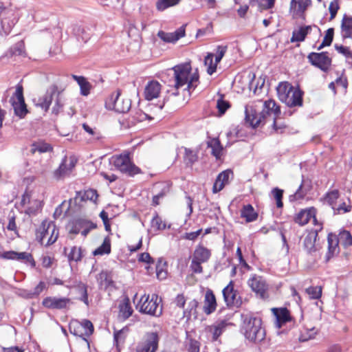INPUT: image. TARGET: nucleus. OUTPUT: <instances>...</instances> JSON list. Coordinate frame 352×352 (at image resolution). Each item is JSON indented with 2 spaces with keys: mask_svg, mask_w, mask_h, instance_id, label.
I'll return each mask as SVG.
<instances>
[{
  "mask_svg": "<svg viewBox=\"0 0 352 352\" xmlns=\"http://www.w3.org/2000/svg\"><path fill=\"white\" fill-rule=\"evenodd\" d=\"M172 69L174 72V87L179 89L187 85L189 92L193 91L199 83V75L197 71L191 74L192 67L190 63H184L174 66Z\"/></svg>",
  "mask_w": 352,
  "mask_h": 352,
  "instance_id": "f257e3e1",
  "label": "nucleus"
},
{
  "mask_svg": "<svg viewBox=\"0 0 352 352\" xmlns=\"http://www.w3.org/2000/svg\"><path fill=\"white\" fill-rule=\"evenodd\" d=\"M279 100L289 107H302L304 92L298 87H294L292 84L285 81L280 82L277 88Z\"/></svg>",
  "mask_w": 352,
  "mask_h": 352,
  "instance_id": "f03ea898",
  "label": "nucleus"
},
{
  "mask_svg": "<svg viewBox=\"0 0 352 352\" xmlns=\"http://www.w3.org/2000/svg\"><path fill=\"white\" fill-rule=\"evenodd\" d=\"M59 230L52 221L43 220L36 230V239L46 247L54 243L58 237Z\"/></svg>",
  "mask_w": 352,
  "mask_h": 352,
  "instance_id": "7ed1b4c3",
  "label": "nucleus"
},
{
  "mask_svg": "<svg viewBox=\"0 0 352 352\" xmlns=\"http://www.w3.org/2000/svg\"><path fill=\"white\" fill-rule=\"evenodd\" d=\"M111 162L116 170L129 177H134L142 173L133 163L129 153L113 155L111 157Z\"/></svg>",
  "mask_w": 352,
  "mask_h": 352,
  "instance_id": "20e7f679",
  "label": "nucleus"
},
{
  "mask_svg": "<svg viewBox=\"0 0 352 352\" xmlns=\"http://www.w3.org/2000/svg\"><path fill=\"white\" fill-rule=\"evenodd\" d=\"M161 300H159L158 295L153 294L151 296L144 294L136 305V308L140 313L160 316L162 314V307L160 305Z\"/></svg>",
  "mask_w": 352,
  "mask_h": 352,
  "instance_id": "39448f33",
  "label": "nucleus"
},
{
  "mask_svg": "<svg viewBox=\"0 0 352 352\" xmlns=\"http://www.w3.org/2000/svg\"><path fill=\"white\" fill-rule=\"evenodd\" d=\"M69 330L74 336H78L85 340L87 348H90V343L87 338L91 336L94 331V327L90 320L87 319L82 321L72 320L69 324Z\"/></svg>",
  "mask_w": 352,
  "mask_h": 352,
  "instance_id": "423d86ee",
  "label": "nucleus"
},
{
  "mask_svg": "<svg viewBox=\"0 0 352 352\" xmlns=\"http://www.w3.org/2000/svg\"><path fill=\"white\" fill-rule=\"evenodd\" d=\"M245 337L251 342L262 341L265 336V329L262 327V321L258 318H250L243 327Z\"/></svg>",
  "mask_w": 352,
  "mask_h": 352,
  "instance_id": "0eeeda50",
  "label": "nucleus"
},
{
  "mask_svg": "<svg viewBox=\"0 0 352 352\" xmlns=\"http://www.w3.org/2000/svg\"><path fill=\"white\" fill-rule=\"evenodd\" d=\"M212 255L211 250L202 244L196 246L192 261L190 265L191 271L195 274H201L203 272L202 263H207Z\"/></svg>",
  "mask_w": 352,
  "mask_h": 352,
  "instance_id": "6e6552de",
  "label": "nucleus"
},
{
  "mask_svg": "<svg viewBox=\"0 0 352 352\" xmlns=\"http://www.w3.org/2000/svg\"><path fill=\"white\" fill-rule=\"evenodd\" d=\"M108 109H113L118 113H127L131 107V100L126 97H121V91L117 89L105 101Z\"/></svg>",
  "mask_w": 352,
  "mask_h": 352,
  "instance_id": "1a4fd4ad",
  "label": "nucleus"
},
{
  "mask_svg": "<svg viewBox=\"0 0 352 352\" xmlns=\"http://www.w3.org/2000/svg\"><path fill=\"white\" fill-rule=\"evenodd\" d=\"M10 102L13 107L14 115L19 118H23L28 113L27 105L23 96V86L19 82L15 87V91L10 99Z\"/></svg>",
  "mask_w": 352,
  "mask_h": 352,
  "instance_id": "9d476101",
  "label": "nucleus"
},
{
  "mask_svg": "<svg viewBox=\"0 0 352 352\" xmlns=\"http://www.w3.org/2000/svg\"><path fill=\"white\" fill-rule=\"evenodd\" d=\"M247 284L257 298L262 300L269 298V284L263 276L252 274L248 280Z\"/></svg>",
  "mask_w": 352,
  "mask_h": 352,
  "instance_id": "9b49d317",
  "label": "nucleus"
},
{
  "mask_svg": "<svg viewBox=\"0 0 352 352\" xmlns=\"http://www.w3.org/2000/svg\"><path fill=\"white\" fill-rule=\"evenodd\" d=\"M159 342L160 336L157 332H147L138 343L135 352H156Z\"/></svg>",
  "mask_w": 352,
  "mask_h": 352,
  "instance_id": "f8f14e48",
  "label": "nucleus"
},
{
  "mask_svg": "<svg viewBox=\"0 0 352 352\" xmlns=\"http://www.w3.org/2000/svg\"><path fill=\"white\" fill-rule=\"evenodd\" d=\"M309 62L324 72L330 70L332 59L327 52H311L307 56Z\"/></svg>",
  "mask_w": 352,
  "mask_h": 352,
  "instance_id": "ddd939ff",
  "label": "nucleus"
},
{
  "mask_svg": "<svg viewBox=\"0 0 352 352\" xmlns=\"http://www.w3.org/2000/svg\"><path fill=\"white\" fill-rule=\"evenodd\" d=\"M72 305V299L65 296H47L42 300L43 307L48 309L67 310Z\"/></svg>",
  "mask_w": 352,
  "mask_h": 352,
  "instance_id": "4468645a",
  "label": "nucleus"
},
{
  "mask_svg": "<svg viewBox=\"0 0 352 352\" xmlns=\"http://www.w3.org/2000/svg\"><path fill=\"white\" fill-rule=\"evenodd\" d=\"M224 301L228 307H239L242 305V300L239 292L234 288V282L230 280L228 285L222 290Z\"/></svg>",
  "mask_w": 352,
  "mask_h": 352,
  "instance_id": "2eb2a0df",
  "label": "nucleus"
},
{
  "mask_svg": "<svg viewBox=\"0 0 352 352\" xmlns=\"http://www.w3.org/2000/svg\"><path fill=\"white\" fill-rule=\"evenodd\" d=\"M148 115L143 112L140 109H133L131 112L123 116L119 120L121 126L124 129H129L134 126L137 123L147 120Z\"/></svg>",
  "mask_w": 352,
  "mask_h": 352,
  "instance_id": "dca6fc26",
  "label": "nucleus"
},
{
  "mask_svg": "<svg viewBox=\"0 0 352 352\" xmlns=\"http://www.w3.org/2000/svg\"><path fill=\"white\" fill-rule=\"evenodd\" d=\"M312 5L311 0H291L289 12L293 19H305L306 12Z\"/></svg>",
  "mask_w": 352,
  "mask_h": 352,
  "instance_id": "f3484780",
  "label": "nucleus"
},
{
  "mask_svg": "<svg viewBox=\"0 0 352 352\" xmlns=\"http://www.w3.org/2000/svg\"><path fill=\"white\" fill-rule=\"evenodd\" d=\"M98 197V194L97 190L94 189H88L84 191H77L74 199H69V204L74 201L76 206L81 208L87 201H90L94 204H96Z\"/></svg>",
  "mask_w": 352,
  "mask_h": 352,
  "instance_id": "a211bd4d",
  "label": "nucleus"
},
{
  "mask_svg": "<svg viewBox=\"0 0 352 352\" xmlns=\"http://www.w3.org/2000/svg\"><path fill=\"white\" fill-rule=\"evenodd\" d=\"M76 164V160L74 157H70L69 160L65 157L59 167L54 171V177L59 179L69 176Z\"/></svg>",
  "mask_w": 352,
  "mask_h": 352,
  "instance_id": "6ab92c4d",
  "label": "nucleus"
},
{
  "mask_svg": "<svg viewBox=\"0 0 352 352\" xmlns=\"http://www.w3.org/2000/svg\"><path fill=\"white\" fill-rule=\"evenodd\" d=\"M245 120L253 128L263 125L268 122L265 117V113H257L252 107L245 109Z\"/></svg>",
  "mask_w": 352,
  "mask_h": 352,
  "instance_id": "aec40b11",
  "label": "nucleus"
},
{
  "mask_svg": "<svg viewBox=\"0 0 352 352\" xmlns=\"http://www.w3.org/2000/svg\"><path fill=\"white\" fill-rule=\"evenodd\" d=\"M63 90H60L57 85H52L47 91L46 94L39 98L38 100V105L46 112L49 110L50 107L52 102L54 96H58L62 94Z\"/></svg>",
  "mask_w": 352,
  "mask_h": 352,
  "instance_id": "412c9836",
  "label": "nucleus"
},
{
  "mask_svg": "<svg viewBox=\"0 0 352 352\" xmlns=\"http://www.w3.org/2000/svg\"><path fill=\"white\" fill-rule=\"evenodd\" d=\"M6 260H16L29 264L32 267H36V261L31 253L22 252H18L15 251H7L4 254Z\"/></svg>",
  "mask_w": 352,
  "mask_h": 352,
  "instance_id": "4be33fe9",
  "label": "nucleus"
},
{
  "mask_svg": "<svg viewBox=\"0 0 352 352\" xmlns=\"http://www.w3.org/2000/svg\"><path fill=\"white\" fill-rule=\"evenodd\" d=\"M323 227L321 224H318V228H315L307 234L303 240V247L309 254L315 252L317 249L316 248V241L317 240L318 232L322 230Z\"/></svg>",
  "mask_w": 352,
  "mask_h": 352,
  "instance_id": "5701e85b",
  "label": "nucleus"
},
{
  "mask_svg": "<svg viewBox=\"0 0 352 352\" xmlns=\"http://www.w3.org/2000/svg\"><path fill=\"white\" fill-rule=\"evenodd\" d=\"M186 34V25L179 28L173 32H165L160 30L157 33V36L163 41L166 43H175L179 38L184 37Z\"/></svg>",
  "mask_w": 352,
  "mask_h": 352,
  "instance_id": "b1692460",
  "label": "nucleus"
},
{
  "mask_svg": "<svg viewBox=\"0 0 352 352\" xmlns=\"http://www.w3.org/2000/svg\"><path fill=\"white\" fill-rule=\"evenodd\" d=\"M317 210L314 207L301 209L294 217V221L300 226H304L309 223L311 217L316 214Z\"/></svg>",
  "mask_w": 352,
  "mask_h": 352,
  "instance_id": "393cba45",
  "label": "nucleus"
},
{
  "mask_svg": "<svg viewBox=\"0 0 352 352\" xmlns=\"http://www.w3.org/2000/svg\"><path fill=\"white\" fill-rule=\"evenodd\" d=\"M162 90L161 84L157 80H151L146 85L144 96L146 100H152L160 96Z\"/></svg>",
  "mask_w": 352,
  "mask_h": 352,
  "instance_id": "a878e982",
  "label": "nucleus"
},
{
  "mask_svg": "<svg viewBox=\"0 0 352 352\" xmlns=\"http://www.w3.org/2000/svg\"><path fill=\"white\" fill-rule=\"evenodd\" d=\"M272 311L276 317V325L278 328L293 319L290 311L286 307L272 308Z\"/></svg>",
  "mask_w": 352,
  "mask_h": 352,
  "instance_id": "bb28decb",
  "label": "nucleus"
},
{
  "mask_svg": "<svg viewBox=\"0 0 352 352\" xmlns=\"http://www.w3.org/2000/svg\"><path fill=\"white\" fill-rule=\"evenodd\" d=\"M328 251L325 256V261L328 262L331 258L338 254L340 252L339 239L337 235L329 233L327 236Z\"/></svg>",
  "mask_w": 352,
  "mask_h": 352,
  "instance_id": "cd10ccee",
  "label": "nucleus"
},
{
  "mask_svg": "<svg viewBox=\"0 0 352 352\" xmlns=\"http://www.w3.org/2000/svg\"><path fill=\"white\" fill-rule=\"evenodd\" d=\"M261 113H265V117L269 122L272 119V117L280 116V108L275 100L269 99L265 100L263 104V109Z\"/></svg>",
  "mask_w": 352,
  "mask_h": 352,
  "instance_id": "c85d7f7f",
  "label": "nucleus"
},
{
  "mask_svg": "<svg viewBox=\"0 0 352 352\" xmlns=\"http://www.w3.org/2000/svg\"><path fill=\"white\" fill-rule=\"evenodd\" d=\"M217 307V299L212 290L206 292L204 300L203 311L206 315H210L215 311Z\"/></svg>",
  "mask_w": 352,
  "mask_h": 352,
  "instance_id": "c756f323",
  "label": "nucleus"
},
{
  "mask_svg": "<svg viewBox=\"0 0 352 352\" xmlns=\"http://www.w3.org/2000/svg\"><path fill=\"white\" fill-rule=\"evenodd\" d=\"M233 173L230 170H226L221 172L217 177L212 186V192L217 193L222 190L226 185L229 183V178Z\"/></svg>",
  "mask_w": 352,
  "mask_h": 352,
  "instance_id": "7c9ffc66",
  "label": "nucleus"
},
{
  "mask_svg": "<svg viewBox=\"0 0 352 352\" xmlns=\"http://www.w3.org/2000/svg\"><path fill=\"white\" fill-rule=\"evenodd\" d=\"M240 217L244 219L246 223L256 221L258 218V213L252 205L248 204L243 205L240 210Z\"/></svg>",
  "mask_w": 352,
  "mask_h": 352,
  "instance_id": "2f4dec72",
  "label": "nucleus"
},
{
  "mask_svg": "<svg viewBox=\"0 0 352 352\" xmlns=\"http://www.w3.org/2000/svg\"><path fill=\"white\" fill-rule=\"evenodd\" d=\"M228 326L226 320L216 322L214 324L207 327V331L212 335V340L217 341Z\"/></svg>",
  "mask_w": 352,
  "mask_h": 352,
  "instance_id": "473e14b6",
  "label": "nucleus"
},
{
  "mask_svg": "<svg viewBox=\"0 0 352 352\" xmlns=\"http://www.w3.org/2000/svg\"><path fill=\"white\" fill-rule=\"evenodd\" d=\"M119 317L126 320L133 314V310L131 307L129 298L125 296L119 303Z\"/></svg>",
  "mask_w": 352,
  "mask_h": 352,
  "instance_id": "72a5a7b5",
  "label": "nucleus"
},
{
  "mask_svg": "<svg viewBox=\"0 0 352 352\" xmlns=\"http://www.w3.org/2000/svg\"><path fill=\"white\" fill-rule=\"evenodd\" d=\"M341 35L344 39H352V16L344 14L341 21Z\"/></svg>",
  "mask_w": 352,
  "mask_h": 352,
  "instance_id": "f704fd0d",
  "label": "nucleus"
},
{
  "mask_svg": "<svg viewBox=\"0 0 352 352\" xmlns=\"http://www.w3.org/2000/svg\"><path fill=\"white\" fill-rule=\"evenodd\" d=\"M153 188L158 190V192L153 197L151 205L157 206L160 204V199L164 198L168 194L169 188L164 183H156Z\"/></svg>",
  "mask_w": 352,
  "mask_h": 352,
  "instance_id": "c9c22d12",
  "label": "nucleus"
},
{
  "mask_svg": "<svg viewBox=\"0 0 352 352\" xmlns=\"http://www.w3.org/2000/svg\"><path fill=\"white\" fill-rule=\"evenodd\" d=\"M311 25L300 26L298 30H295L292 32L290 38L291 43L302 42L305 41L307 34L311 32Z\"/></svg>",
  "mask_w": 352,
  "mask_h": 352,
  "instance_id": "e433bc0d",
  "label": "nucleus"
},
{
  "mask_svg": "<svg viewBox=\"0 0 352 352\" xmlns=\"http://www.w3.org/2000/svg\"><path fill=\"white\" fill-rule=\"evenodd\" d=\"M129 332V329L128 327H124L120 330H115L113 332V338L116 346L117 349L120 351L121 349V346L124 344L125 340L127 338V336Z\"/></svg>",
  "mask_w": 352,
  "mask_h": 352,
  "instance_id": "4c0bfd02",
  "label": "nucleus"
},
{
  "mask_svg": "<svg viewBox=\"0 0 352 352\" xmlns=\"http://www.w3.org/2000/svg\"><path fill=\"white\" fill-rule=\"evenodd\" d=\"M207 146L208 148H211V154L215 157L217 160L221 158L223 147L219 138H212L208 141Z\"/></svg>",
  "mask_w": 352,
  "mask_h": 352,
  "instance_id": "58836bf2",
  "label": "nucleus"
},
{
  "mask_svg": "<svg viewBox=\"0 0 352 352\" xmlns=\"http://www.w3.org/2000/svg\"><path fill=\"white\" fill-rule=\"evenodd\" d=\"M72 78L78 82L80 89V94L82 96H87L90 94L92 88L91 85L83 76L73 75Z\"/></svg>",
  "mask_w": 352,
  "mask_h": 352,
  "instance_id": "ea45409f",
  "label": "nucleus"
},
{
  "mask_svg": "<svg viewBox=\"0 0 352 352\" xmlns=\"http://www.w3.org/2000/svg\"><path fill=\"white\" fill-rule=\"evenodd\" d=\"M97 280L101 285L111 286L113 283L112 272L108 270H102L98 274Z\"/></svg>",
  "mask_w": 352,
  "mask_h": 352,
  "instance_id": "a19ab883",
  "label": "nucleus"
},
{
  "mask_svg": "<svg viewBox=\"0 0 352 352\" xmlns=\"http://www.w3.org/2000/svg\"><path fill=\"white\" fill-rule=\"evenodd\" d=\"M43 207V203L38 199H32L25 210V212L29 215L36 214Z\"/></svg>",
  "mask_w": 352,
  "mask_h": 352,
  "instance_id": "79ce46f5",
  "label": "nucleus"
},
{
  "mask_svg": "<svg viewBox=\"0 0 352 352\" xmlns=\"http://www.w3.org/2000/svg\"><path fill=\"white\" fill-rule=\"evenodd\" d=\"M52 146L43 142H34L31 145L30 153L34 155L36 151L39 153H45L52 151Z\"/></svg>",
  "mask_w": 352,
  "mask_h": 352,
  "instance_id": "37998d69",
  "label": "nucleus"
},
{
  "mask_svg": "<svg viewBox=\"0 0 352 352\" xmlns=\"http://www.w3.org/2000/svg\"><path fill=\"white\" fill-rule=\"evenodd\" d=\"M111 251V240L109 237H105L102 245L93 252V254L94 256L109 254Z\"/></svg>",
  "mask_w": 352,
  "mask_h": 352,
  "instance_id": "c03bdc74",
  "label": "nucleus"
},
{
  "mask_svg": "<svg viewBox=\"0 0 352 352\" xmlns=\"http://www.w3.org/2000/svg\"><path fill=\"white\" fill-rule=\"evenodd\" d=\"M269 122H272V129L277 133H283L287 127V124L280 118V116L272 117Z\"/></svg>",
  "mask_w": 352,
  "mask_h": 352,
  "instance_id": "a18cd8bd",
  "label": "nucleus"
},
{
  "mask_svg": "<svg viewBox=\"0 0 352 352\" xmlns=\"http://www.w3.org/2000/svg\"><path fill=\"white\" fill-rule=\"evenodd\" d=\"M214 56V54L208 53L204 58V65L207 67V73L209 75H212L216 72L219 63L216 62V60H213Z\"/></svg>",
  "mask_w": 352,
  "mask_h": 352,
  "instance_id": "49530a36",
  "label": "nucleus"
},
{
  "mask_svg": "<svg viewBox=\"0 0 352 352\" xmlns=\"http://www.w3.org/2000/svg\"><path fill=\"white\" fill-rule=\"evenodd\" d=\"M198 160L197 153L192 149L184 148V162L187 166H192Z\"/></svg>",
  "mask_w": 352,
  "mask_h": 352,
  "instance_id": "de8ad7c7",
  "label": "nucleus"
},
{
  "mask_svg": "<svg viewBox=\"0 0 352 352\" xmlns=\"http://www.w3.org/2000/svg\"><path fill=\"white\" fill-rule=\"evenodd\" d=\"M337 239H339V243L344 248H347L352 245V235L350 232L347 230L341 231Z\"/></svg>",
  "mask_w": 352,
  "mask_h": 352,
  "instance_id": "09e8293b",
  "label": "nucleus"
},
{
  "mask_svg": "<svg viewBox=\"0 0 352 352\" xmlns=\"http://www.w3.org/2000/svg\"><path fill=\"white\" fill-rule=\"evenodd\" d=\"M284 190L278 187L273 188L271 190V195L276 201V206L278 208L282 209L284 206L283 198Z\"/></svg>",
  "mask_w": 352,
  "mask_h": 352,
  "instance_id": "8fccbe9b",
  "label": "nucleus"
},
{
  "mask_svg": "<svg viewBox=\"0 0 352 352\" xmlns=\"http://www.w3.org/2000/svg\"><path fill=\"white\" fill-rule=\"evenodd\" d=\"M275 0H250L252 6H257L260 10L270 9L274 6Z\"/></svg>",
  "mask_w": 352,
  "mask_h": 352,
  "instance_id": "3c124183",
  "label": "nucleus"
},
{
  "mask_svg": "<svg viewBox=\"0 0 352 352\" xmlns=\"http://www.w3.org/2000/svg\"><path fill=\"white\" fill-rule=\"evenodd\" d=\"M216 107L219 114L222 116L231 107V104L228 100H224V96L223 94H220L219 98L217 100Z\"/></svg>",
  "mask_w": 352,
  "mask_h": 352,
  "instance_id": "603ef678",
  "label": "nucleus"
},
{
  "mask_svg": "<svg viewBox=\"0 0 352 352\" xmlns=\"http://www.w3.org/2000/svg\"><path fill=\"white\" fill-rule=\"evenodd\" d=\"M151 226L155 231H160L165 230L166 228V224L165 221L162 220V217H160L159 214L155 212L153 219H151Z\"/></svg>",
  "mask_w": 352,
  "mask_h": 352,
  "instance_id": "864d4df0",
  "label": "nucleus"
},
{
  "mask_svg": "<svg viewBox=\"0 0 352 352\" xmlns=\"http://www.w3.org/2000/svg\"><path fill=\"white\" fill-rule=\"evenodd\" d=\"M75 287L77 289L78 294L80 295L79 300L82 301L86 305H89L87 285L80 282Z\"/></svg>",
  "mask_w": 352,
  "mask_h": 352,
  "instance_id": "5fc2aeb1",
  "label": "nucleus"
},
{
  "mask_svg": "<svg viewBox=\"0 0 352 352\" xmlns=\"http://www.w3.org/2000/svg\"><path fill=\"white\" fill-rule=\"evenodd\" d=\"M198 305L199 302L195 299L189 301L188 303V307L184 310V317H186L187 318V319H189L192 314H197V308L198 307Z\"/></svg>",
  "mask_w": 352,
  "mask_h": 352,
  "instance_id": "6e6d98bb",
  "label": "nucleus"
},
{
  "mask_svg": "<svg viewBox=\"0 0 352 352\" xmlns=\"http://www.w3.org/2000/svg\"><path fill=\"white\" fill-rule=\"evenodd\" d=\"M181 0H157L156 8L158 11H164L166 9L177 5Z\"/></svg>",
  "mask_w": 352,
  "mask_h": 352,
  "instance_id": "4d7b16f0",
  "label": "nucleus"
},
{
  "mask_svg": "<svg viewBox=\"0 0 352 352\" xmlns=\"http://www.w3.org/2000/svg\"><path fill=\"white\" fill-rule=\"evenodd\" d=\"M333 35H334L333 28H329L326 31L323 41H322V43L318 46V50H320L326 46L331 45V44L333 41Z\"/></svg>",
  "mask_w": 352,
  "mask_h": 352,
  "instance_id": "13d9d810",
  "label": "nucleus"
},
{
  "mask_svg": "<svg viewBox=\"0 0 352 352\" xmlns=\"http://www.w3.org/2000/svg\"><path fill=\"white\" fill-rule=\"evenodd\" d=\"M82 258V250L81 247L74 246L72 248L69 254L68 259L76 262L81 261Z\"/></svg>",
  "mask_w": 352,
  "mask_h": 352,
  "instance_id": "bf43d9fd",
  "label": "nucleus"
},
{
  "mask_svg": "<svg viewBox=\"0 0 352 352\" xmlns=\"http://www.w3.org/2000/svg\"><path fill=\"white\" fill-rule=\"evenodd\" d=\"M322 288L321 286H311L306 289V293L311 299L318 300L322 296Z\"/></svg>",
  "mask_w": 352,
  "mask_h": 352,
  "instance_id": "052dcab7",
  "label": "nucleus"
},
{
  "mask_svg": "<svg viewBox=\"0 0 352 352\" xmlns=\"http://www.w3.org/2000/svg\"><path fill=\"white\" fill-rule=\"evenodd\" d=\"M166 267V262L162 263V260L158 261L156 265V276L159 280H164L166 278L167 272Z\"/></svg>",
  "mask_w": 352,
  "mask_h": 352,
  "instance_id": "680f3d73",
  "label": "nucleus"
},
{
  "mask_svg": "<svg viewBox=\"0 0 352 352\" xmlns=\"http://www.w3.org/2000/svg\"><path fill=\"white\" fill-rule=\"evenodd\" d=\"M55 102L52 107V112L55 115L59 114L63 109L64 101L61 97V94L54 96Z\"/></svg>",
  "mask_w": 352,
  "mask_h": 352,
  "instance_id": "e2e57ef3",
  "label": "nucleus"
},
{
  "mask_svg": "<svg viewBox=\"0 0 352 352\" xmlns=\"http://www.w3.org/2000/svg\"><path fill=\"white\" fill-rule=\"evenodd\" d=\"M201 343L193 338H190L186 344V349L188 352H199Z\"/></svg>",
  "mask_w": 352,
  "mask_h": 352,
  "instance_id": "0e129e2a",
  "label": "nucleus"
},
{
  "mask_svg": "<svg viewBox=\"0 0 352 352\" xmlns=\"http://www.w3.org/2000/svg\"><path fill=\"white\" fill-rule=\"evenodd\" d=\"M47 289V284L44 281H40L34 288V290L28 294L30 298L38 297L45 289Z\"/></svg>",
  "mask_w": 352,
  "mask_h": 352,
  "instance_id": "69168bd1",
  "label": "nucleus"
},
{
  "mask_svg": "<svg viewBox=\"0 0 352 352\" xmlns=\"http://www.w3.org/2000/svg\"><path fill=\"white\" fill-rule=\"evenodd\" d=\"M316 334V331L315 329H304V331H301L300 335L298 338L299 341L300 342H306L310 339H312L314 338L315 335Z\"/></svg>",
  "mask_w": 352,
  "mask_h": 352,
  "instance_id": "338daca9",
  "label": "nucleus"
},
{
  "mask_svg": "<svg viewBox=\"0 0 352 352\" xmlns=\"http://www.w3.org/2000/svg\"><path fill=\"white\" fill-rule=\"evenodd\" d=\"M339 197H340L339 190L337 189H335L330 192H328L326 194L325 199H326L327 203L329 205L333 206L336 203V201L338 200Z\"/></svg>",
  "mask_w": 352,
  "mask_h": 352,
  "instance_id": "774afa93",
  "label": "nucleus"
}]
</instances>
